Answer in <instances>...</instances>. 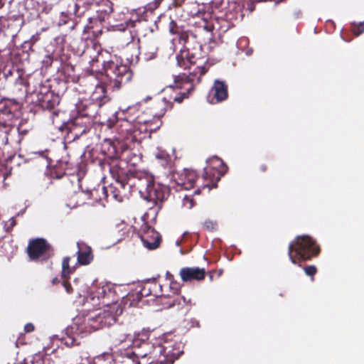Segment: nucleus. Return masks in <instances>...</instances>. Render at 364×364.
I'll use <instances>...</instances> for the list:
<instances>
[{"instance_id":"obj_1","label":"nucleus","mask_w":364,"mask_h":364,"mask_svg":"<svg viewBox=\"0 0 364 364\" xmlns=\"http://www.w3.org/2000/svg\"><path fill=\"white\" fill-rule=\"evenodd\" d=\"M102 152L105 156V159L99 161L102 170L109 171L115 181H127V171L121 166L120 161H124L133 166L136 165V160L129 157L132 151L124 146H121L119 150L117 144L113 143L111 139H105Z\"/></svg>"},{"instance_id":"obj_2","label":"nucleus","mask_w":364,"mask_h":364,"mask_svg":"<svg viewBox=\"0 0 364 364\" xmlns=\"http://www.w3.org/2000/svg\"><path fill=\"white\" fill-rule=\"evenodd\" d=\"M320 252L321 248L316 241L306 235L296 236L288 247L289 259L293 264L300 267L302 262L318 257Z\"/></svg>"},{"instance_id":"obj_3","label":"nucleus","mask_w":364,"mask_h":364,"mask_svg":"<svg viewBox=\"0 0 364 364\" xmlns=\"http://www.w3.org/2000/svg\"><path fill=\"white\" fill-rule=\"evenodd\" d=\"M103 70L107 82L114 88L119 90L129 83L133 77V73L122 60L116 55L110 56L108 60H104Z\"/></svg>"},{"instance_id":"obj_4","label":"nucleus","mask_w":364,"mask_h":364,"mask_svg":"<svg viewBox=\"0 0 364 364\" xmlns=\"http://www.w3.org/2000/svg\"><path fill=\"white\" fill-rule=\"evenodd\" d=\"M144 347L153 349L149 353L151 359L147 364H172L183 353L181 343L174 341H164L162 344L154 346L151 343H144Z\"/></svg>"},{"instance_id":"obj_5","label":"nucleus","mask_w":364,"mask_h":364,"mask_svg":"<svg viewBox=\"0 0 364 364\" xmlns=\"http://www.w3.org/2000/svg\"><path fill=\"white\" fill-rule=\"evenodd\" d=\"M200 74L197 75V73H190L180 74L174 77L173 85L171 87L179 90L172 98L173 104L177 102L182 103L184 100L189 98L191 94L195 89V86L201 81V77L206 73L205 68H200Z\"/></svg>"},{"instance_id":"obj_6","label":"nucleus","mask_w":364,"mask_h":364,"mask_svg":"<svg viewBox=\"0 0 364 364\" xmlns=\"http://www.w3.org/2000/svg\"><path fill=\"white\" fill-rule=\"evenodd\" d=\"M208 162L210 165L204 168V173L202 177L203 183L194 191L195 194H200L201 189L205 188L209 191L216 188L218 182L228 170L227 166L217 156L208 159Z\"/></svg>"},{"instance_id":"obj_7","label":"nucleus","mask_w":364,"mask_h":364,"mask_svg":"<svg viewBox=\"0 0 364 364\" xmlns=\"http://www.w3.org/2000/svg\"><path fill=\"white\" fill-rule=\"evenodd\" d=\"M136 124L117 115V120L114 126L117 135L114 136V140H112V141L117 144L118 149L121 150V146L129 148L128 143L139 141L138 135L141 133L142 128H136Z\"/></svg>"},{"instance_id":"obj_8","label":"nucleus","mask_w":364,"mask_h":364,"mask_svg":"<svg viewBox=\"0 0 364 364\" xmlns=\"http://www.w3.org/2000/svg\"><path fill=\"white\" fill-rule=\"evenodd\" d=\"M26 252L31 261L44 262L53 257L54 248L46 239L36 237L29 240Z\"/></svg>"},{"instance_id":"obj_9","label":"nucleus","mask_w":364,"mask_h":364,"mask_svg":"<svg viewBox=\"0 0 364 364\" xmlns=\"http://www.w3.org/2000/svg\"><path fill=\"white\" fill-rule=\"evenodd\" d=\"M177 64L182 68L191 69L192 67L196 68L191 73H197V75L200 74V68H205L206 73L209 69L208 58L206 56L196 57V53H190L188 50H181L176 56Z\"/></svg>"},{"instance_id":"obj_10","label":"nucleus","mask_w":364,"mask_h":364,"mask_svg":"<svg viewBox=\"0 0 364 364\" xmlns=\"http://www.w3.org/2000/svg\"><path fill=\"white\" fill-rule=\"evenodd\" d=\"M93 4L82 0H71L68 4L65 17L75 16V21L79 22L84 17H86L89 22V16L93 15ZM87 25H90L89 23Z\"/></svg>"},{"instance_id":"obj_11","label":"nucleus","mask_w":364,"mask_h":364,"mask_svg":"<svg viewBox=\"0 0 364 364\" xmlns=\"http://www.w3.org/2000/svg\"><path fill=\"white\" fill-rule=\"evenodd\" d=\"M144 186V189L142 190L141 188L140 192L146 193V198L149 200L161 202L169 194V188L167 186L156 183L151 177L146 179Z\"/></svg>"},{"instance_id":"obj_12","label":"nucleus","mask_w":364,"mask_h":364,"mask_svg":"<svg viewBox=\"0 0 364 364\" xmlns=\"http://www.w3.org/2000/svg\"><path fill=\"white\" fill-rule=\"evenodd\" d=\"M141 106L139 105H133L129 106L124 109H120L117 115L122 119L132 122L136 125H140L141 127H144V131L147 132V128L149 129V132L153 130L151 127V122L141 119L140 114H141Z\"/></svg>"},{"instance_id":"obj_13","label":"nucleus","mask_w":364,"mask_h":364,"mask_svg":"<svg viewBox=\"0 0 364 364\" xmlns=\"http://www.w3.org/2000/svg\"><path fill=\"white\" fill-rule=\"evenodd\" d=\"M166 279L169 281V288L171 291L176 295L174 297H171L169 295L164 296L167 299V302H164V304L166 305L167 308H172L177 306L178 309H183L185 306H191V299L186 300L184 296L178 295V292L180 290V284L176 281H173V276L168 272L166 273Z\"/></svg>"},{"instance_id":"obj_14","label":"nucleus","mask_w":364,"mask_h":364,"mask_svg":"<svg viewBox=\"0 0 364 364\" xmlns=\"http://www.w3.org/2000/svg\"><path fill=\"white\" fill-rule=\"evenodd\" d=\"M93 15L89 16L90 25H86L88 28H92L93 24L97 22L105 21L106 18L113 11V4L109 0H102L97 5L93 4Z\"/></svg>"},{"instance_id":"obj_15","label":"nucleus","mask_w":364,"mask_h":364,"mask_svg":"<svg viewBox=\"0 0 364 364\" xmlns=\"http://www.w3.org/2000/svg\"><path fill=\"white\" fill-rule=\"evenodd\" d=\"M135 287L142 298L148 296H165L162 289L163 286L155 279L146 280L137 284Z\"/></svg>"},{"instance_id":"obj_16","label":"nucleus","mask_w":364,"mask_h":364,"mask_svg":"<svg viewBox=\"0 0 364 364\" xmlns=\"http://www.w3.org/2000/svg\"><path fill=\"white\" fill-rule=\"evenodd\" d=\"M126 11H122L118 14V19L123 21L127 28H136V33L139 32V29L146 23L143 21L137 12L136 9L129 11L127 8L125 9Z\"/></svg>"},{"instance_id":"obj_17","label":"nucleus","mask_w":364,"mask_h":364,"mask_svg":"<svg viewBox=\"0 0 364 364\" xmlns=\"http://www.w3.org/2000/svg\"><path fill=\"white\" fill-rule=\"evenodd\" d=\"M228 97V87L225 81L215 80L209 92L208 101L212 104L218 103Z\"/></svg>"},{"instance_id":"obj_18","label":"nucleus","mask_w":364,"mask_h":364,"mask_svg":"<svg viewBox=\"0 0 364 364\" xmlns=\"http://www.w3.org/2000/svg\"><path fill=\"white\" fill-rule=\"evenodd\" d=\"M127 181H115L108 188L102 187V191L106 195L109 193L115 200L122 202L129 192V187H127Z\"/></svg>"},{"instance_id":"obj_19","label":"nucleus","mask_w":364,"mask_h":364,"mask_svg":"<svg viewBox=\"0 0 364 364\" xmlns=\"http://www.w3.org/2000/svg\"><path fill=\"white\" fill-rule=\"evenodd\" d=\"M140 237L144 246L149 250H155L160 245L161 235L149 226H145Z\"/></svg>"},{"instance_id":"obj_20","label":"nucleus","mask_w":364,"mask_h":364,"mask_svg":"<svg viewBox=\"0 0 364 364\" xmlns=\"http://www.w3.org/2000/svg\"><path fill=\"white\" fill-rule=\"evenodd\" d=\"M100 108L101 106L99 104L93 102L88 99L82 100L77 105V113L92 121L99 114Z\"/></svg>"},{"instance_id":"obj_21","label":"nucleus","mask_w":364,"mask_h":364,"mask_svg":"<svg viewBox=\"0 0 364 364\" xmlns=\"http://www.w3.org/2000/svg\"><path fill=\"white\" fill-rule=\"evenodd\" d=\"M179 275L183 282H200L205 277V270L200 267H183Z\"/></svg>"},{"instance_id":"obj_22","label":"nucleus","mask_w":364,"mask_h":364,"mask_svg":"<svg viewBox=\"0 0 364 364\" xmlns=\"http://www.w3.org/2000/svg\"><path fill=\"white\" fill-rule=\"evenodd\" d=\"M173 107V102L166 97L161 98L154 102L152 107L153 115L157 117V125L152 127L153 130L157 129L161 124L160 118L162 117L168 110L172 109Z\"/></svg>"},{"instance_id":"obj_23","label":"nucleus","mask_w":364,"mask_h":364,"mask_svg":"<svg viewBox=\"0 0 364 364\" xmlns=\"http://www.w3.org/2000/svg\"><path fill=\"white\" fill-rule=\"evenodd\" d=\"M92 124V120L78 114L77 116L73 119L70 130L74 132L76 136L82 135L90 131Z\"/></svg>"},{"instance_id":"obj_24","label":"nucleus","mask_w":364,"mask_h":364,"mask_svg":"<svg viewBox=\"0 0 364 364\" xmlns=\"http://www.w3.org/2000/svg\"><path fill=\"white\" fill-rule=\"evenodd\" d=\"M115 316L106 311L87 318L89 325L95 330L102 328L107 325H110L115 322Z\"/></svg>"},{"instance_id":"obj_25","label":"nucleus","mask_w":364,"mask_h":364,"mask_svg":"<svg viewBox=\"0 0 364 364\" xmlns=\"http://www.w3.org/2000/svg\"><path fill=\"white\" fill-rule=\"evenodd\" d=\"M198 178L195 171L191 169H184L178 174L175 181L178 186L186 190H189L195 186V183Z\"/></svg>"},{"instance_id":"obj_26","label":"nucleus","mask_w":364,"mask_h":364,"mask_svg":"<svg viewBox=\"0 0 364 364\" xmlns=\"http://www.w3.org/2000/svg\"><path fill=\"white\" fill-rule=\"evenodd\" d=\"M38 103L43 109H47L51 112L50 117L52 119L58 115V109H57L60 104V97L58 95L54 92L53 94H48Z\"/></svg>"},{"instance_id":"obj_27","label":"nucleus","mask_w":364,"mask_h":364,"mask_svg":"<svg viewBox=\"0 0 364 364\" xmlns=\"http://www.w3.org/2000/svg\"><path fill=\"white\" fill-rule=\"evenodd\" d=\"M93 306H99V308L109 307L112 310L116 309L115 314L117 315L121 314L123 311L122 308L118 309L119 305L117 304V296L115 291H113L112 289L108 291V292L105 294V296L103 297V299L100 301V303H94Z\"/></svg>"},{"instance_id":"obj_28","label":"nucleus","mask_w":364,"mask_h":364,"mask_svg":"<svg viewBox=\"0 0 364 364\" xmlns=\"http://www.w3.org/2000/svg\"><path fill=\"white\" fill-rule=\"evenodd\" d=\"M148 357L149 360V354L148 353H140L136 351H127L119 358L117 364H141L139 358H145Z\"/></svg>"},{"instance_id":"obj_29","label":"nucleus","mask_w":364,"mask_h":364,"mask_svg":"<svg viewBox=\"0 0 364 364\" xmlns=\"http://www.w3.org/2000/svg\"><path fill=\"white\" fill-rule=\"evenodd\" d=\"M88 100L99 104L101 107L107 103L109 100V98L107 95L105 86L102 84L97 85Z\"/></svg>"},{"instance_id":"obj_30","label":"nucleus","mask_w":364,"mask_h":364,"mask_svg":"<svg viewBox=\"0 0 364 364\" xmlns=\"http://www.w3.org/2000/svg\"><path fill=\"white\" fill-rule=\"evenodd\" d=\"M77 246L79 248L77 252L78 263L81 265L89 264L93 260L91 247L85 245H80L79 243H77Z\"/></svg>"},{"instance_id":"obj_31","label":"nucleus","mask_w":364,"mask_h":364,"mask_svg":"<svg viewBox=\"0 0 364 364\" xmlns=\"http://www.w3.org/2000/svg\"><path fill=\"white\" fill-rule=\"evenodd\" d=\"M17 103L14 100L0 97V113L1 116L6 115L10 119L13 118V108L16 107Z\"/></svg>"},{"instance_id":"obj_32","label":"nucleus","mask_w":364,"mask_h":364,"mask_svg":"<svg viewBox=\"0 0 364 364\" xmlns=\"http://www.w3.org/2000/svg\"><path fill=\"white\" fill-rule=\"evenodd\" d=\"M112 289L109 286H94L90 294V299L94 303H100L105 294Z\"/></svg>"},{"instance_id":"obj_33","label":"nucleus","mask_w":364,"mask_h":364,"mask_svg":"<svg viewBox=\"0 0 364 364\" xmlns=\"http://www.w3.org/2000/svg\"><path fill=\"white\" fill-rule=\"evenodd\" d=\"M141 299V296L139 294L138 290H136V287H135L132 291L129 292L127 295L123 298L122 302L124 308L126 306L131 307L136 306Z\"/></svg>"},{"instance_id":"obj_34","label":"nucleus","mask_w":364,"mask_h":364,"mask_svg":"<svg viewBox=\"0 0 364 364\" xmlns=\"http://www.w3.org/2000/svg\"><path fill=\"white\" fill-rule=\"evenodd\" d=\"M203 6L200 5L196 1H190L185 6L184 11L191 17L200 16L203 12Z\"/></svg>"},{"instance_id":"obj_35","label":"nucleus","mask_w":364,"mask_h":364,"mask_svg":"<svg viewBox=\"0 0 364 364\" xmlns=\"http://www.w3.org/2000/svg\"><path fill=\"white\" fill-rule=\"evenodd\" d=\"M208 14H202L200 15V18L194 22V26L199 28H203L204 31L207 32H212L214 30V25L212 21L208 19Z\"/></svg>"},{"instance_id":"obj_36","label":"nucleus","mask_w":364,"mask_h":364,"mask_svg":"<svg viewBox=\"0 0 364 364\" xmlns=\"http://www.w3.org/2000/svg\"><path fill=\"white\" fill-rule=\"evenodd\" d=\"M97 190L93 189L87 191H79L75 193V197L77 198L76 205H80L87 203V201L92 199L94 194L97 193Z\"/></svg>"},{"instance_id":"obj_37","label":"nucleus","mask_w":364,"mask_h":364,"mask_svg":"<svg viewBox=\"0 0 364 364\" xmlns=\"http://www.w3.org/2000/svg\"><path fill=\"white\" fill-rule=\"evenodd\" d=\"M90 364H117V360L109 353H103L95 356Z\"/></svg>"},{"instance_id":"obj_38","label":"nucleus","mask_w":364,"mask_h":364,"mask_svg":"<svg viewBox=\"0 0 364 364\" xmlns=\"http://www.w3.org/2000/svg\"><path fill=\"white\" fill-rule=\"evenodd\" d=\"M8 149H9V147L6 146L4 148L2 155H3L4 160L5 161L4 165H5L6 168L7 169H9L10 171H11L14 168V166L12 165V162L14 160H15L16 159V155L14 151H12L9 154Z\"/></svg>"},{"instance_id":"obj_39","label":"nucleus","mask_w":364,"mask_h":364,"mask_svg":"<svg viewBox=\"0 0 364 364\" xmlns=\"http://www.w3.org/2000/svg\"><path fill=\"white\" fill-rule=\"evenodd\" d=\"M70 257H65L62 262V278L70 279V276L74 272V269L70 267Z\"/></svg>"},{"instance_id":"obj_40","label":"nucleus","mask_w":364,"mask_h":364,"mask_svg":"<svg viewBox=\"0 0 364 364\" xmlns=\"http://www.w3.org/2000/svg\"><path fill=\"white\" fill-rule=\"evenodd\" d=\"M157 51L158 47L155 43H151L144 47V55L147 60L155 58Z\"/></svg>"},{"instance_id":"obj_41","label":"nucleus","mask_w":364,"mask_h":364,"mask_svg":"<svg viewBox=\"0 0 364 364\" xmlns=\"http://www.w3.org/2000/svg\"><path fill=\"white\" fill-rule=\"evenodd\" d=\"M34 92L36 94L38 102L43 100L48 94L53 93L50 91V87L48 85H43L41 83L39 84L38 89H36Z\"/></svg>"},{"instance_id":"obj_42","label":"nucleus","mask_w":364,"mask_h":364,"mask_svg":"<svg viewBox=\"0 0 364 364\" xmlns=\"http://www.w3.org/2000/svg\"><path fill=\"white\" fill-rule=\"evenodd\" d=\"M183 30H184L183 26H178L174 20H171L168 24V31L171 35L178 36Z\"/></svg>"},{"instance_id":"obj_43","label":"nucleus","mask_w":364,"mask_h":364,"mask_svg":"<svg viewBox=\"0 0 364 364\" xmlns=\"http://www.w3.org/2000/svg\"><path fill=\"white\" fill-rule=\"evenodd\" d=\"M11 119L10 117L4 119V116L0 115V132L7 134L10 131Z\"/></svg>"},{"instance_id":"obj_44","label":"nucleus","mask_w":364,"mask_h":364,"mask_svg":"<svg viewBox=\"0 0 364 364\" xmlns=\"http://www.w3.org/2000/svg\"><path fill=\"white\" fill-rule=\"evenodd\" d=\"M351 31L355 36H359L364 32V21L359 23H352Z\"/></svg>"},{"instance_id":"obj_45","label":"nucleus","mask_w":364,"mask_h":364,"mask_svg":"<svg viewBox=\"0 0 364 364\" xmlns=\"http://www.w3.org/2000/svg\"><path fill=\"white\" fill-rule=\"evenodd\" d=\"M163 1L164 0H154L151 2H149L146 6V10L149 11L151 12L155 11L160 6Z\"/></svg>"},{"instance_id":"obj_46","label":"nucleus","mask_w":364,"mask_h":364,"mask_svg":"<svg viewBox=\"0 0 364 364\" xmlns=\"http://www.w3.org/2000/svg\"><path fill=\"white\" fill-rule=\"evenodd\" d=\"M218 224L216 222L207 220L203 223V228L208 231H213L217 229Z\"/></svg>"},{"instance_id":"obj_47","label":"nucleus","mask_w":364,"mask_h":364,"mask_svg":"<svg viewBox=\"0 0 364 364\" xmlns=\"http://www.w3.org/2000/svg\"><path fill=\"white\" fill-rule=\"evenodd\" d=\"M304 272L307 276L313 277L317 272V268L314 265H308L304 268Z\"/></svg>"},{"instance_id":"obj_48","label":"nucleus","mask_w":364,"mask_h":364,"mask_svg":"<svg viewBox=\"0 0 364 364\" xmlns=\"http://www.w3.org/2000/svg\"><path fill=\"white\" fill-rule=\"evenodd\" d=\"M178 41L180 43L186 44L189 38V35L187 31L183 30L178 36Z\"/></svg>"},{"instance_id":"obj_49","label":"nucleus","mask_w":364,"mask_h":364,"mask_svg":"<svg viewBox=\"0 0 364 364\" xmlns=\"http://www.w3.org/2000/svg\"><path fill=\"white\" fill-rule=\"evenodd\" d=\"M183 205L187 208H191L194 205V200L191 196L186 195L183 199Z\"/></svg>"},{"instance_id":"obj_50","label":"nucleus","mask_w":364,"mask_h":364,"mask_svg":"<svg viewBox=\"0 0 364 364\" xmlns=\"http://www.w3.org/2000/svg\"><path fill=\"white\" fill-rule=\"evenodd\" d=\"M70 279L63 278V286L65 289V291L68 294H72L73 292V289L72 287L71 284L69 282Z\"/></svg>"},{"instance_id":"obj_51","label":"nucleus","mask_w":364,"mask_h":364,"mask_svg":"<svg viewBox=\"0 0 364 364\" xmlns=\"http://www.w3.org/2000/svg\"><path fill=\"white\" fill-rule=\"evenodd\" d=\"M144 343H149L148 341H144L142 342V343L141 344L140 346H139L137 348L135 349L134 351L136 352H140V353H149L150 351H152L153 349H149V348H146L145 347L143 346Z\"/></svg>"},{"instance_id":"obj_52","label":"nucleus","mask_w":364,"mask_h":364,"mask_svg":"<svg viewBox=\"0 0 364 364\" xmlns=\"http://www.w3.org/2000/svg\"><path fill=\"white\" fill-rule=\"evenodd\" d=\"M35 330V326L31 323H28L24 326V331L26 333H31Z\"/></svg>"},{"instance_id":"obj_53","label":"nucleus","mask_w":364,"mask_h":364,"mask_svg":"<svg viewBox=\"0 0 364 364\" xmlns=\"http://www.w3.org/2000/svg\"><path fill=\"white\" fill-rule=\"evenodd\" d=\"M128 147L132 151V154H129V157L132 158L133 160H136V164L137 161L139 160V156L137 154H136L135 153H134L133 150L130 148V146L129 144H128Z\"/></svg>"},{"instance_id":"obj_54","label":"nucleus","mask_w":364,"mask_h":364,"mask_svg":"<svg viewBox=\"0 0 364 364\" xmlns=\"http://www.w3.org/2000/svg\"><path fill=\"white\" fill-rule=\"evenodd\" d=\"M184 1L185 0H173V4L174 6L179 7L184 3Z\"/></svg>"},{"instance_id":"obj_55","label":"nucleus","mask_w":364,"mask_h":364,"mask_svg":"<svg viewBox=\"0 0 364 364\" xmlns=\"http://www.w3.org/2000/svg\"><path fill=\"white\" fill-rule=\"evenodd\" d=\"M259 170L260 172L264 173L267 170V166L266 164H262L259 167Z\"/></svg>"},{"instance_id":"obj_56","label":"nucleus","mask_w":364,"mask_h":364,"mask_svg":"<svg viewBox=\"0 0 364 364\" xmlns=\"http://www.w3.org/2000/svg\"><path fill=\"white\" fill-rule=\"evenodd\" d=\"M38 34H36V35H33L31 38V41L33 42V43H35L38 40Z\"/></svg>"},{"instance_id":"obj_57","label":"nucleus","mask_w":364,"mask_h":364,"mask_svg":"<svg viewBox=\"0 0 364 364\" xmlns=\"http://www.w3.org/2000/svg\"><path fill=\"white\" fill-rule=\"evenodd\" d=\"M59 282H60V280L58 277H55L52 279V284L54 285L58 284Z\"/></svg>"},{"instance_id":"obj_58","label":"nucleus","mask_w":364,"mask_h":364,"mask_svg":"<svg viewBox=\"0 0 364 364\" xmlns=\"http://www.w3.org/2000/svg\"><path fill=\"white\" fill-rule=\"evenodd\" d=\"M10 225L11 227H14L16 225V220L14 218H12L10 219Z\"/></svg>"},{"instance_id":"obj_59","label":"nucleus","mask_w":364,"mask_h":364,"mask_svg":"<svg viewBox=\"0 0 364 364\" xmlns=\"http://www.w3.org/2000/svg\"><path fill=\"white\" fill-rule=\"evenodd\" d=\"M5 18H0V23L3 25V26H5Z\"/></svg>"},{"instance_id":"obj_60","label":"nucleus","mask_w":364,"mask_h":364,"mask_svg":"<svg viewBox=\"0 0 364 364\" xmlns=\"http://www.w3.org/2000/svg\"><path fill=\"white\" fill-rule=\"evenodd\" d=\"M61 14H62V16H64L65 15V12H62Z\"/></svg>"}]
</instances>
